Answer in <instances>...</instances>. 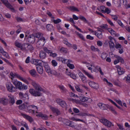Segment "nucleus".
Here are the masks:
<instances>
[{"mask_svg": "<svg viewBox=\"0 0 130 130\" xmlns=\"http://www.w3.org/2000/svg\"><path fill=\"white\" fill-rule=\"evenodd\" d=\"M45 70L49 75H51L53 74L55 75H58V73L55 70H51L46 62H45L43 64Z\"/></svg>", "mask_w": 130, "mask_h": 130, "instance_id": "nucleus-1", "label": "nucleus"}, {"mask_svg": "<svg viewBox=\"0 0 130 130\" xmlns=\"http://www.w3.org/2000/svg\"><path fill=\"white\" fill-rule=\"evenodd\" d=\"M13 85L19 90H26L27 88V86L24 84L23 85L22 83L17 80H12Z\"/></svg>", "mask_w": 130, "mask_h": 130, "instance_id": "nucleus-2", "label": "nucleus"}, {"mask_svg": "<svg viewBox=\"0 0 130 130\" xmlns=\"http://www.w3.org/2000/svg\"><path fill=\"white\" fill-rule=\"evenodd\" d=\"M14 44L17 47L20 48L21 50L23 51L26 50V46L27 45V44L26 43L22 44L18 40H16L15 41Z\"/></svg>", "mask_w": 130, "mask_h": 130, "instance_id": "nucleus-3", "label": "nucleus"}, {"mask_svg": "<svg viewBox=\"0 0 130 130\" xmlns=\"http://www.w3.org/2000/svg\"><path fill=\"white\" fill-rule=\"evenodd\" d=\"M6 87L7 90L10 92H13L15 91L16 88L10 82H8L6 84Z\"/></svg>", "mask_w": 130, "mask_h": 130, "instance_id": "nucleus-4", "label": "nucleus"}, {"mask_svg": "<svg viewBox=\"0 0 130 130\" xmlns=\"http://www.w3.org/2000/svg\"><path fill=\"white\" fill-rule=\"evenodd\" d=\"M40 91L35 90L33 88L30 89L29 92L32 95L35 96H39L42 95Z\"/></svg>", "mask_w": 130, "mask_h": 130, "instance_id": "nucleus-5", "label": "nucleus"}, {"mask_svg": "<svg viewBox=\"0 0 130 130\" xmlns=\"http://www.w3.org/2000/svg\"><path fill=\"white\" fill-rule=\"evenodd\" d=\"M100 121L104 125L108 127H110L111 126L113 125L111 122L106 119H101Z\"/></svg>", "mask_w": 130, "mask_h": 130, "instance_id": "nucleus-6", "label": "nucleus"}, {"mask_svg": "<svg viewBox=\"0 0 130 130\" xmlns=\"http://www.w3.org/2000/svg\"><path fill=\"white\" fill-rule=\"evenodd\" d=\"M46 42V39L44 37H41L37 43V46L40 47L43 46Z\"/></svg>", "mask_w": 130, "mask_h": 130, "instance_id": "nucleus-7", "label": "nucleus"}, {"mask_svg": "<svg viewBox=\"0 0 130 130\" xmlns=\"http://www.w3.org/2000/svg\"><path fill=\"white\" fill-rule=\"evenodd\" d=\"M44 62L41 60L35 59H32L31 61V62L32 64H34L37 66H41L42 64H43Z\"/></svg>", "mask_w": 130, "mask_h": 130, "instance_id": "nucleus-8", "label": "nucleus"}, {"mask_svg": "<svg viewBox=\"0 0 130 130\" xmlns=\"http://www.w3.org/2000/svg\"><path fill=\"white\" fill-rule=\"evenodd\" d=\"M31 84L35 89V90L40 91H43V89L41 87L39 84L36 82L32 81V82Z\"/></svg>", "mask_w": 130, "mask_h": 130, "instance_id": "nucleus-9", "label": "nucleus"}, {"mask_svg": "<svg viewBox=\"0 0 130 130\" xmlns=\"http://www.w3.org/2000/svg\"><path fill=\"white\" fill-rule=\"evenodd\" d=\"M103 30L99 28V29L96 30L94 32V35L100 39H101L102 38V31Z\"/></svg>", "mask_w": 130, "mask_h": 130, "instance_id": "nucleus-10", "label": "nucleus"}, {"mask_svg": "<svg viewBox=\"0 0 130 130\" xmlns=\"http://www.w3.org/2000/svg\"><path fill=\"white\" fill-rule=\"evenodd\" d=\"M97 105L100 108L103 110H106L109 106V105L108 104H105L101 103H98Z\"/></svg>", "mask_w": 130, "mask_h": 130, "instance_id": "nucleus-11", "label": "nucleus"}, {"mask_svg": "<svg viewBox=\"0 0 130 130\" xmlns=\"http://www.w3.org/2000/svg\"><path fill=\"white\" fill-rule=\"evenodd\" d=\"M89 86L92 88L97 89L99 88V85L97 83L93 81H90L88 83Z\"/></svg>", "mask_w": 130, "mask_h": 130, "instance_id": "nucleus-12", "label": "nucleus"}, {"mask_svg": "<svg viewBox=\"0 0 130 130\" xmlns=\"http://www.w3.org/2000/svg\"><path fill=\"white\" fill-rule=\"evenodd\" d=\"M56 102L58 104L60 105L62 107H66V104L63 101L59 99H57L56 100Z\"/></svg>", "mask_w": 130, "mask_h": 130, "instance_id": "nucleus-13", "label": "nucleus"}, {"mask_svg": "<svg viewBox=\"0 0 130 130\" xmlns=\"http://www.w3.org/2000/svg\"><path fill=\"white\" fill-rule=\"evenodd\" d=\"M29 107H31L32 109L30 110L29 111V113H37L38 112V108L37 107L34 105H31L29 106Z\"/></svg>", "mask_w": 130, "mask_h": 130, "instance_id": "nucleus-14", "label": "nucleus"}, {"mask_svg": "<svg viewBox=\"0 0 130 130\" xmlns=\"http://www.w3.org/2000/svg\"><path fill=\"white\" fill-rule=\"evenodd\" d=\"M0 52L6 58H9V56L8 53L4 51L3 48L0 45Z\"/></svg>", "mask_w": 130, "mask_h": 130, "instance_id": "nucleus-15", "label": "nucleus"}, {"mask_svg": "<svg viewBox=\"0 0 130 130\" xmlns=\"http://www.w3.org/2000/svg\"><path fill=\"white\" fill-rule=\"evenodd\" d=\"M116 67L117 68V71L119 75H122L125 72L124 70L121 68L119 66H116Z\"/></svg>", "mask_w": 130, "mask_h": 130, "instance_id": "nucleus-16", "label": "nucleus"}, {"mask_svg": "<svg viewBox=\"0 0 130 130\" xmlns=\"http://www.w3.org/2000/svg\"><path fill=\"white\" fill-rule=\"evenodd\" d=\"M19 95L20 98L23 99V100L25 101L26 99L28 98V95L26 94H23L20 92L19 93Z\"/></svg>", "mask_w": 130, "mask_h": 130, "instance_id": "nucleus-17", "label": "nucleus"}, {"mask_svg": "<svg viewBox=\"0 0 130 130\" xmlns=\"http://www.w3.org/2000/svg\"><path fill=\"white\" fill-rule=\"evenodd\" d=\"M21 115L24 118L27 119L30 122H32L33 121V119L31 117L26 114H21Z\"/></svg>", "mask_w": 130, "mask_h": 130, "instance_id": "nucleus-18", "label": "nucleus"}, {"mask_svg": "<svg viewBox=\"0 0 130 130\" xmlns=\"http://www.w3.org/2000/svg\"><path fill=\"white\" fill-rule=\"evenodd\" d=\"M9 98V102L11 104L13 105L15 103V100L14 96L11 94H9L8 95Z\"/></svg>", "mask_w": 130, "mask_h": 130, "instance_id": "nucleus-19", "label": "nucleus"}, {"mask_svg": "<svg viewBox=\"0 0 130 130\" xmlns=\"http://www.w3.org/2000/svg\"><path fill=\"white\" fill-rule=\"evenodd\" d=\"M90 66L91 67H88V69L91 71L92 70L94 72L96 71L97 69L98 70L99 67L98 66H96V67H95L94 65L91 64H90Z\"/></svg>", "mask_w": 130, "mask_h": 130, "instance_id": "nucleus-20", "label": "nucleus"}, {"mask_svg": "<svg viewBox=\"0 0 130 130\" xmlns=\"http://www.w3.org/2000/svg\"><path fill=\"white\" fill-rule=\"evenodd\" d=\"M36 68L37 71L40 74H43V70L42 67L41 66H37Z\"/></svg>", "mask_w": 130, "mask_h": 130, "instance_id": "nucleus-21", "label": "nucleus"}, {"mask_svg": "<svg viewBox=\"0 0 130 130\" xmlns=\"http://www.w3.org/2000/svg\"><path fill=\"white\" fill-rule=\"evenodd\" d=\"M39 56L41 59H43L46 57V54L43 51H41L40 52Z\"/></svg>", "mask_w": 130, "mask_h": 130, "instance_id": "nucleus-22", "label": "nucleus"}, {"mask_svg": "<svg viewBox=\"0 0 130 130\" xmlns=\"http://www.w3.org/2000/svg\"><path fill=\"white\" fill-rule=\"evenodd\" d=\"M58 87L60 89L61 92L62 93H66L68 91L67 90L63 85H59L58 86Z\"/></svg>", "mask_w": 130, "mask_h": 130, "instance_id": "nucleus-23", "label": "nucleus"}, {"mask_svg": "<svg viewBox=\"0 0 130 130\" xmlns=\"http://www.w3.org/2000/svg\"><path fill=\"white\" fill-rule=\"evenodd\" d=\"M28 39L29 42L32 43H34L36 40L33 35L29 36L28 38Z\"/></svg>", "mask_w": 130, "mask_h": 130, "instance_id": "nucleus-24", "label": "nucleus"}, {"mask_svg": "<svg viewBox=\"0 0 130 130\" xmlns=\"http://www.w3.org/2000/svg\"><path fill=\"white\" fill-rule=\"evenodd\" d=\"M50 108L54 113L58 114L60 113V111L59 110L56 108L53 107L51 106H50Z\"/></svg>", "mask_w": 130, "mask_h": 130, "instance_id": "nucleus-25", "label": "nucleus"}, {"mask_svg": "<svg viewBox=\"0 0 130 130\" xmlns=\"http://www.w3.org/2000/svg\"><path fill=\"white\" fill-rule=\"evenodd\" d=\"M50 108L54 113L58 114L60 113V111L59 110L56 108L53 107L51 106H50Z\"/></svg>", "mask_w": 130, "mask_h": 130, "instance_id": "nucleus-26", "label": "nucleus"}, {"mask_svg": "<svg viewBox=\"0 0 130 130\" xmlns=\"http://www.w3.org/2000/svg\"><path fill=\"white\" fill-rule=\"evenodd\" d=\"M8 8L12 9V6L9 4L7 0H1Z\"/></svg>", "mask_w": 130, "mask_h": 130, "instance_id": "nucleus-27", "label": "nucleus"}, {"mask_svg": "<svg viewBox=\"0 0 130 130\" xmlns=\"http://www.w3.org/2000/svg\"><path fill=\"white\" fill-rule=\"evenodd\" d=\"M36 116L38 117H41L42 119L45 120L48 118V117L46 114H36Z\"/></svg>", "mask_w": 130, "mask_h": 130, "instance_id": "nucleus-28", "label": "nucleus"}, {"mask_svg": "<svg viewBox=\"0 0 130 130\" xmlns=\"http://www.w3.org/2000/svg\"><path fill=\"white\" fill-rule=\"evenodd\" d=\"M83 72L85 73V75H87L89 78L92 79H94V77L93 76L89 73L87 72L86 71L84 70H83Z\"/></svg>", "mask_w": 130, "mask_h": 130, "instance_id": "nucleus-29", "label": "nucleus"}, {"mask_svg": "<svg viewBox=\"0 0 130 130\" xmlns=\"http://www.w3.org/2000/svg\"><path fill=\"white\" fill-rule=\"evenodd\" d=\"M18 78L27 84H29V83L27 80L20 76V77H18Z\"/></svg>", "mask_w": 130, "mask_h": 130, "instance_id": "nucleus-30", "label": "nucleus"}, {"mask_svg": "<svg viewBox=\"0 0 130 130\" xmlns=\"http://www.w3.org/2000/svg\"><path fill=\"white\" fill-rule=\"evenodd\" d=\"M90 48L91 50L93 52H95L97 51L98 52V53L100 52V51L98 48L97 47H95L93 45L91 46L90 47Z\"/></svg>", "mask_w": 130, "mask_h": 130, "instance_id": "nucleus-31", "label": "nucleus"}, {"mask_svg": "<svg viewBox=\"0 0 130 130\" xmlns=\"http://www.w3.org/2000/svg\"><path fill=\"white\" fill-rule=\"evenodd\" d=\"M69 9L70 10L73 11H76L78 12L79 11V10L77 8L73 6H71L69 8Z\"/></svg>", "mask_w": 130, "mask_h": 130, "instance_id": "nucleus-32", "label": "nucleus"}, {"mask_svg": "<svg viewBox=\"0 0 130 130\" xmlns=\"http://www.w3.org/2000/svg\"><path fill=\"white\" fill-rule=\"evenodd\" d=\"M51 20L55 24L61 22V20L60 19H58L56 20H54V17H52V18H51Z\"/></svg>", "mask_w": 130, "mask_h": 130, "instance_id": "nucleus-33", "label": "nucleus"}, {"mask_svg": "<svg viewBox=\"0 0 130 130\" xmlns=\"http://www.w3.org/2000/svg\"><path fill=\"white\" fill-rule=\"evenodd\" d=\"M115 57L117 59V60H118L119 61V62L122 63H124L123 59L121 57L117 55H116L115 56Z\"/></svg>", "mask_w": 130, "mask_h": 130, "instance_id": "nucleus-34", "label": "nucleus"}, {"mask_svg": "<svg viewBox=\"0 0 130 130\" xmlns=\"http://www.w3.org/2000/svg\"><path fill=\"white\" fill-rule=\"evenodd\" d=\"M30 74L32 76H35L36 75V71L34 69H32L29 71Z\"/></svg>", "mask_w": 130, "mask_h": 130, "instance_id": "nucleus-35", "label": "nucleus"}, {"mask_svg": "<svg viewBox=\"0 0 130 130\" xmlns=\"http://www.w3.org/2000/svg\"><path fill=\"white\" fill-rule=\"evenodd\" d=\"M51 63V65L54 67L57 66L58 64V63L57 62L54 60H52Z\"/></svg>", "mask_w": 130, "mask_h": 130, "instance_id": "nucleus-36", "label": "nucleus"}, {"mask_svg": "<svg viewBox=\"0 0 130 130\" xmlns=\"http://www.w3.org/2000/svg\"><path fill=\"white\" fill-rule=\"evenodd\" d=\"M0 103L5 105L8 102V100L6 99L2 98L0 99Z\"/></svg>", "mask_w": 130, "mask_h": 130, "instance_id": "nucleus-37", "label": "nucleus"}, {"mask_svg": "<svg viewBox=\"0 0 130 130\" xmlns=\"http://www.w3.org/2000/svg\"><path fill=\"white\" fill-rule=\"evenodd\" d=\"M10 75L12 78L17 77L18 78V77H20V75L17 73H13L12 72H11Z\"/></svg>", "mask_w": 130, "mask_h": 130, "instance_id": "nucleus-38", "label": "nucleus"}, {"mask_svg": "<svg viewBox=\"0 0 130 130\" xmlns=\"http://www.w3.org/2000/svg\"><path fill=\"white\" fill-rule=\"evenodd\" d=\"M108 31L112 35L116 36V32L111 28H109L108 29Z\"/></svg>", "mask_w": 130, "mask_h": 130, "instance_id": "nucleus-39", "label": "nucleus"}, {"mask_svg": "<svg viewBox=\"0 0 130 130\" xmlns=\"http://www.w3.org/2000/svg\"><path fill=\"white\" fill-rule=\"evenodd\" d=\"M33 35L35 39V38H40V39L41 37H43L42 34L40 33H38L36 34Z\"/></svg>", "mask_w": 130, "mask_h": 130, "instance_id": "nucleus-40", "label": "nucleus"}, {"mask_svg": "<svg viewBox=\"0 0 130 130\" xmlns=\"http://www.w3.org/2000/svg\"><path fill=\"white\" fill-rule=\"evenodd\" d=\"M114 41H108V43L109 44V46L110 48H112L115 47V45L113 43Z\"/></svg>", "mask_w": 130, "mask_h": 130, "instance_id": "nucleus-41", "label": "nucleus"}, {"mask_svg": "<svg viewBox=\"0 0 130 130\" xmlns=\"http://www.w3.org/2000/svg\"><path fill=\"white\" fill-rule=\"evenodd\" d=\"M46 28L48 31H51L53 28V26L51 24H47L46 25Z\"/></svg>", "mask_w": 130, "mask_h": 130, "instance_id": "nucleus-42", "label": "nucleus"}, {"mask_svg": "<svg viewBox=\"0 0 130 130\" xmlns=\"http://www.w3.org/2000/svg\"><path fill=\"white\" fill-rule=\"evenodd\" d=\"M80 78L81 79L83 83H87V78L85 75L83 76H82Z\"/></svg>", "mask_w": 130, "mask_h": 130, "instance_id": "nucleus-43", "label": "nucleus"}, {"mask_svg": "<svg viewBox=\"0 0 130 130\" xmlns=\"http://www.w3.org/2000/svg\"><path fill=\"white\" fill-rule=\"evenodd\" d=\"M69 119L73 121H79L84 122V121L83 120L79 119H76L74 117L69 118Z\"/></svg>", "mask_w": 130, "mask_h": 130, "instance_id": "nucleus-44", "label": "nucleus"}, {"mask_svg": "<svg viewBox=\"0 0 130 130\" xmlns=\"http://www.w3.org/2000/svg\"><path fill=\"white\" fill-rule=\"evenodd\" d=\"M73 24V25H74V26L75 28L77 30H78L80 31V32H82V31H81V29L78 27L76 26L75 25V22H74V20H73L71 22Z\"/></svg>", "mask_w": 130, "mask_h": 130, "instance_id": "nucleus-45", "label": "nucleus"}, {"mask_svg": "<svg viewBox=\"0 0 130 130\" xmlns=\"http://www.w3.org/2000/svg\"><path fill=\"white\" fill-rule=\"evenodd\" d=\"M107 56V54L105 53H102L101 56L102 58L104 60L105 59Z\"/></svg>", "mask_w": 130, "mask_h": 130, "instance_id": "nucleus-46", "label": "nucleus"}, {"mask_svg": "<svg viewBox=\"0 0 130 130\" xmlns=\"http://www.w3.org/2000/svg\"><path fill=\"white\" fill-rule=\"evenodd\" d=\"M80 99L81 101L83 102H87V101L88 100V98H87L82 96L80 97Z\"/></svg>", "mask_w": 130, "mask_h": 130, "instance_id": "nucleus-47", "label": "nucleus"}, {"mask_svg": "<svg viewBox=\"0 0 130 130\" xmlns=\"http://www.w3.org/2000/svg\"><path fill=\"white\" fill-rule=\"evenodd\" d=\"M116 48L118 50L119 49V48H122L123 47L122 46V45L119 44L118 43H116Z\"/></svg>", "mask_w": 130, "mask_h": 130, "instance_id": "nucleus-48", "label": "nucleus"}, {"mask_svg": "<svg viewBox=\"0 0 130 130\" xmlns=\"http://www.w3.org/2000/svg\"><path fill=\"white\" fill-rule=\"evenodd\" d=\"M60 59L63 63L67 64L68 59H66L62 57L60 58Z\"/></svg>", "mask_w": 130, "mask_h": 130, "instance_id": "nucleus-49", "label": "nucleus"}, {"mask_svg": "<svg viewBox=\"0 0 130 130\" xmlns=\"http://www.w3.org/2000/svg\"><path fill=\"white\" fill-rule=\"evenodd\" d=\"M108 100L109 101L111 102L112 104H113V105H115L118 108L120 109H121V108H120V107L118 106L116 104L115 102L113 101L112 100H111L109 99H108Z\"/></svg>", "mask_w": 130, "mask_h": 130, "instance_id": "nucleus-50", "label": "nucleus"}, {"mask_svg": "<svg viewBox=\"0 0 130 130\" xmlns=\"http://www.w3.org/2000/svg\"><path fill=\"white\" fill-rule=\"evenodd\" d=\"M67 66L71 69H74L75 68V67L74 64H71L70 63H68L67 64Z\"/></svg>", "mask_w": 130, "mask_h": 130, "instance_id": "nucleus-51", "label": "nucleus"}, {"mask_svg": "<svg viewBox=\"0 0 130 130\" xmlns=\"http://www.w3.org/2000/svg\"><path fill=\"white\" fill-rule=\"evenodd\" d=\"M70 121L67 119H63V123L66 125H68Z\"/></svg>", "mask_w": 130, "mask_h": 130, "instance_id": "nucleus-52", "label": "nucleus"}, {"mask_svg": "<svg viewBox=\"0 0 130 130\" xmlns=\"http://www.w3.org/2000/svg\"><path fill=\"white\" fill-rule=\"evenodd\" d=\"M112 19H113L114 21H116L117 20L118 17V16L116 15H111Z\"/></svg>", "mask_w": 130, "mask_h": 130, "instance_id": "nucleus-53", "label": "nucleus"}, {"mask_svg": "<svg viewBox=\"0 0 130 130\" xmlns=\"http://www.w3.org/2000/svg\"><path fill=\"white\" fill-rule=\"evenodd\" d=\"M26 47L28 50H29L30 51H32L34 50V48L31 45H28L27 44V46H26Z\"/></svg>", "mask_w": 130, "mask_h": 130, "instance_id": "nucleus-54", "label": "nucleus"}, {"mask_svg": "<svg viewBox=\"0 0 130 130\" xmlns=\"http://www.w3.org/2000/svg\"><path fill=\"white\" fill-rule=\"evenodd\" d=\"M2 59L6 63H7L8 64H9V65L11 66H12V65L8 60H7L5 58H2Z\"/></svg>", "mask_w": 130, "mask_h": 130, "instance_id": "nucleus-55", "label": "nucleus"}, {"mask_svg": "<svg viewBox=\"0 0 130 130\" xmlns=\"http://www.w3.org/2000/svg\"><path fill=\"white\" fill-rule=\"evenodd\" d=\"M60 51L64 53H67V50L63 47H62L60 49Z\"/></svg>", "mask_w": 130, "mask_h": 130, "instance_id": "nucleus-56", "label": "nucleus"}, {"mask_svg": "<svg viewBox=\"0 0 130 130\" xmlns=\"http://www.w3.org/2000/svg\"><path fill=\"white\" fill-rule=\"evenodd\" d=\"M75 87L76 90L77 91L81 93L83 92V90L82 89H80L78 86H75Z\"/></svg>", "mask_w": 130, "mask_h": 130, "instance_id": "nucleus-57", "label": "nucleus"}, {"mask_svg": "<svg viewBox=\"0 0 130 130\" xmlns=\"http://www.w3.org/2000/svg\"><path fill=\"white\" fill-rule=\"evenodd\" d=\"M49 55L50 56L52 57H55L57 56V54L56 53H53L52 52V51H51V53H50Z\"/></svg>", "mask_w": 130, "mask_h": 130, "instance_id": "nucleus-58", "label": "nucleus"}, {"mask_svg": "<svg viewBox=\"0 0 130 130\" xmlns=\"http://www.w3.org/2000/svg\"><path fill=\"white\" fill-rule=\"evenodd\" d=\"M43 49L45 52L48 54H49L50 53H51V50H48V49L46 47H44Z\"/></svg>", "mask_w": 130, "mask_h": 130, "instance_id": "nucleus-59", "label": "nucleus"}, {"mask_svg": "<svg viewBox=\"0 0 130 130\" xmlns=\"http://www.w3.org/2000/svg\"><path fill=\"white\" fill-rule=\"evenodd\" d=\"M107 21L111 26H114V25L113 23L112 22L110 19H107Z\"/></svg>", "mask_w": 130, "mask_h": 130, "instance_id": "nucleus-60", "label": "nucleus"}, {"mask_svg": "<svg viewBox=\"0 0 130 130\" xmlns=\"http://www.w3.org/2000/svg\"><path fill=\"white\" fill-rule=\"evenodd\" d=\"M111 10L108 8H106L104 13H107V14H109Z\"/></svg>", "mask_w": 130, "mask_h": 130, "instance_id": "nucleus-61", "label": "nucleus"}, {"mask_svg": "<svg viewBox=\"0 0 130 130\" xmlns=\"http://www.w3.org/2000/svg\"><path fill=\"white\" fill-rule=\"evenodd\" d=\"M117 22L118 24L122 27H124V26L123 24V23L121 22V20H118L117 21Z\"/></svg>", "mask_w": 130, "mask_h": 130, "instance_id": "nucleus-62", "label": "nucleus"}, {"mask_svg": "<svg viewBox=\"0 0 130 130\" xmlns=\"http://www.w3.org/2000/svg\"><path fill=\"white\" fill-rule=\"evenodd\" d=\"M107 25L106 24H103L100 25V27L103 29H106L107 28Z\"/></svg>", "mask_w": 130, "mask_h": 130, "instance_id": "nucleus-63", "label": "nucleus"}, {"mask_svg": "<svg viewBox=\"0 0 130 130\" xmlns=\"http://www.w3.org/2000/svg\"><path fill=\"white\" fill-rule=\"evenodd\" d=\"M126 81L127 83H130V74H128L127 75Z\"/></svg>", "mask_w": 130, "mask_h": 130, "instance_id": "nucleus-64", "label": "nucleus"}]
</instances>
